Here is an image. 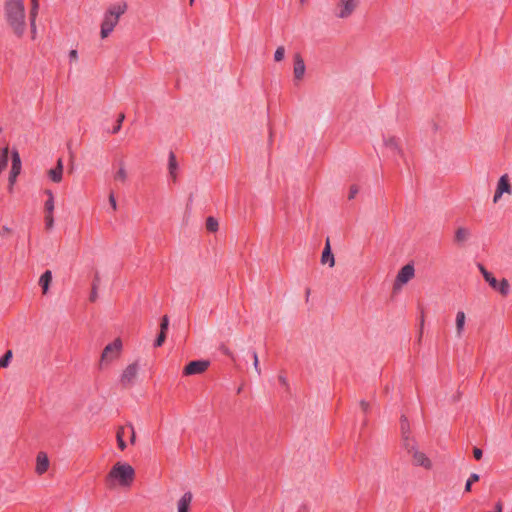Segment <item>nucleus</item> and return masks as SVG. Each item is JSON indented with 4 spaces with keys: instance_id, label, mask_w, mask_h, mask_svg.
<instances>
[{
    "instance_id": "1",
    "label": "nucleus",
    "mask_w": 512,
    "mask_h": 512,
    "mask_svg": "<svg viewBox=\"0 0 512 512\" xmlns=\"http://www.w3.org/2000/svg\"><path fill=\"white\" fill-rule=\"evenodd\" d=\"M135 479L134 468L126 462H116L106 476V482L110 488H129Z\"/></svg>"
},
{
    "instance_id": "2",
    "label": "nucleus",
    "mask_w": 512,
    "mask_h": 512,
    "mask_svg": "<svg viewBox=\"0 0 512 512\" xmlns=\"http://www.w3.org/2000/svg\"><path fill=\"white\" fill-rule=\"evenodd\" d=\"M6 20L17 36H22L26 29L25 6L23 0H8L5 4Z\"/></svg>"
},
{
    "instance_id": "3",
    "label": "nucleus",
    "mask_w": 512,
    "mask_h": 512,
    "mask_svg": "<svg viewBox=\"0 0 512 512\" xmlns=\"http://www.w3.org/2000/svg\"><path fill=\"white\" fill-rule=\"evenodd\" d=\"M128 4L126 2H117L111 4L103 14L100 26V36L102 39L107 38L118 25L122 15L126 13Z\"/></svg>"
},
{
    "instance_id": "4",
    "label": "nucleus",
    "mask_w": 512,
    "mask_h": 512,
    "mask_svg": "<svg viewBox=\"0 0 512 512\" xmlns=\"http://www.w3.org/2000/svg\"><path fill=\"white\" fill-rule=\"evenodd\" d=\"M122 351V341L117 338L109 343L103 350L99 361L100 369L108 367L114 360L118 359Z\"/></svg>"
},
{
    "instance_id": "5",
    "label": "nucleus",
    "mask_w": 512,
    "mask_h": 512,
    "mask_svg": "<svg viewBox=\"0 0 512 512\" xmlns=\"http://www.w3.org/2000/svg\"><path fill=\"white\" fill-rule=\"evenodd\" d=\"M359 0H339L336 7V16L340 19L350 17L356 10Z\"/></svg>"
},
{
    "instance_id": "6",
    "label": "nucleus",
    "mask_w": 512,
    "mask_h": 512,
    "mask_svg": "<svg viewBox=\"0 0 512 512\" xmlns=\"http://www.w3.org/2000/svg\"><path fill=\"white\" fill-rule=\"evenodd\" d=\"M415 275V269L413 265L407 264L403 266L397 274L394 289H400L403 285L408 283Z\"/></svg>"
},
{
    "instance_id": "7",
    "label": "nucleus",
    "mask_w": 512,
    "mask_h": 512,
    "mask_svg": "<svg viewBox=\"0 0 512 512\" xmlns=\"http://www.w3.org/2000/svg\"><path fill=\"white\" fill-rule=\"evenodd\" d=\"M408 452L412 456L414 465L421 466L427 470L432 468V462L425 453L419 451L414 446L409 447Z\"/></svg>"
},
{
    "instance_id": "8",
    "label": "nucleus",
    "mask_w": 512,
    "mask_h": 512,
    "mask_svg": "<svg viewBox=\"0 0 512 512\" xmlns=\"http://www.w3.org/2000/svg\"><path fill=\"white\" fill-rule=\"evenodd\" d=\"M45 194L48 196L47 201L45 202V224L47 229H52L54 226V196L51 190H46Z\"/></svg>"
},
{
    "instance_id": "9",
    "label": "nucleus",
    "mask_w": 512,
    "mask_h": 512,
    "mask_svg": "<svg viewBox=\"0 0 512 512\" xmlns=\"http://www.w3.org/2000/svg\"><path fill=\"white\" fill-rule=\"evenodd\" d=\"M209 365L210 362L207 360L191 361L185 366L183 373L186 376L201 374L207 370Z\"/></svg>"
},
{
    "instance_id": "10",
    "label": "nucleus",
    "mask_w": 512,
    "mask_h": 512,
    "mask_svg": "<svg viewBox=\"0 0 512 512\" xmlns=\"http://www.w3.org/2000/svg\"><path fill=\"white\" fill-rule=\"evenodd\" d=\"M138 370H139V367H138L137 363L128 365L124 369V371L121 375V378H120L122 385L125 387L131 386L134 383V381L138 375Z\"/></svg>"
},
{
    "instance_id": "11",
    "label": "nucleus",
    "mask_w": 512,
    "mask_h": 512,
    "mask_svg": "<svg viewBox=\"0 0 512 512\" xmlns=\"http://www.w3.org/2000/svg\"><path fill=\"white\" fill-rule=\"evenodd\" d=\"M504 193H507V194L512 193L511 185L509 182V177L506 174L502 175L497 183V188L495 191V195L493 197V202L497 203Z\"/></svg>"
},
{
    "instance_id": "12",
    "label": "nucleus",
    "mask_w": 512,
    "mask_h": 512,
    "mask_svg": "<svg viewBox=\"0 0 512 512\" xmlns=\"http://www.w3.org/2000/svg\"><path fill=\"white\" fill-rule=\"evenodd\" d=\"M293 76L296 81H302L305 75L306 66L304 59L299 53H296L293 57Z\"/></svg>"
},
{
    "instance_id": "13",
    "label": "nucleus",
    "mask_w": 512,
    "mask_h": 512,
    "mask_svg": "<svg viewBox=\"0 0 512 512\" xmlns=\"http://www.w3.org/2000/svg\"><path fill=\"white\" fill-rule=\"evenodd\" d=\"M20 171H21V159H20L19 153L16 150H14L12 152V168H11L10 177H9V183H10L9 189L10 190H12V186L15 183L16 178L19 175Z\"/></svg>"
},
{
    "instance_id": "14",
    "label": "nucleus",
    "mask_w": 512,
    "mask_h": 512,
    "mask_svg": "<svg viewBox=\"0 0 512 512\" xmlns=\"http://www.w3.org/2000/svg\"><path fill=\"white\" fill-rule=\"evenodd\" d=\"M49 465L50 462L47 454L45 452H39L36 457L35 472L38 475H43L45 472H47Z\"/></svg>"
},
{
    "instance_id": "15",
    "label": "nucleus",
    "mask_w": 512,
    "mask_h": 512,
    "mask_svg": "<svg viewBox=\"0 0 512 512\" xmlns=\"http://www.w3.org/2000/svg\"><path fill=\"white\" fill-rule=\"evenodd\" d=\"M466 314L464 311H458L455 317V336L458 339L463 337L465 331Z\"/></svg>"
},
{
    "instance_id": "16",
    "label": "nucleus",
    "mask_w": 512,
    "mask_h": 512,
    "mask_svg": "<svg viewBox=\"0 0 512 512\" xmlns=\"http://www.w3.org/2000/svg\"><path fill=\"white\" fill-rule=\"evenodd\" d=\"M321 263L323 265L328 264L329 267H334V265H335V258H334V255L331 252V246H330L329 238H327L326 242H325V247H324L322 255H321Z\"/></svg>"
},
{
    "instance_id": "17",
    "label": "nucleus",
    "mask_w": 512,
    "mask_h": 512,
    "mask_svg": "<svg viewBox=\"0 0 512 512\" xmlns=\"http://www.w3.org/2000/svg\"><path fill=\"white\" fill-rule=\"evenodd\" d=\"M470 230L466 227H458L454 234V242L458 245L464 244L470 238Z\"/></svg>"
},
{
    "instance_id": "18",
    "label": "nucleus",
    "mask_w": 512,
    "mask_h": 512,
    "mask_svg": "<svg viewBox=\"0 0 512 512\" xmlns=\"http://www.w3.org/2000/svg\"><path fill=\"white\" fill-rule=\"evenodd\" d=\"M62 174H63V161H62V159H59L57 161L56 168L49 170L48 175L53 182L59 183L62 180Z\"/></svg>"
},
{
    "instance_id": "19",
    "label": "nucleus",
    "mask_w": 512,
    "mask_h": 512,
    "mask_svg": "<svg viewBox=\"0 0 512 512\" xmlns=\"http://www.w3.org/2000/svg\"><path fill=\"white\" fill-rule=\"evenodd\" d=\"M192 498V493L186 492L177 503L178 512H189V506L192 502Z\"/></svg>"
},
{
    "instance_id": "20",
    "label": "nucleus",
    "mask_w": 512,
    "mask_h": 512,
    "mask_svg": "<svg viewBox=\"0 0 512 512\" xmlns=\"http://www.w3.org/2000/svg\"><path fill=\"white\" fill-rule=\"evenodd\" d=\"M384 145L386 148H388L390 151L402 154V150L399 145V141L397 138L393 136H387L384 138Z\"/></svg>"
},
{
    "instance_id": "21",
    "label": "nucleus",
    "mask_w": 512,
    "mask_h": 512,
    "mask_svg": "<svg viewBox=\"0 0 512 512\" xmlns=\"http://www.w3.org/2000/svg\"><path fill=\"white\" fill-rule=\"evenodd\" d=\"M32 2V7H31V11H30V25H31V31H32V34H33V37L35 36V33H36V17H37V14H38V10H39V0H31Z\"/></svg>"
},
{
    "instance_id": "22",
    "label": "nucleus",
    "mask_w": 512,
    "mask_h": 512,
    "mask_svg": "<svg viewBox=\"0 0 512 512\" xmlns=\"http://www.w3.org/2000/svg\"><path fill=\"white\" fill-rule=\"evenodd\" d=\"M51 281H52V273L50 270H47L41 275V277L39 279V285L42 288L43 294H47V292L49 290V286L51 284Z\"/></svg>"
},
{
    "instance_id": "23",
    "label": "nucleus",
    "mask_w": 512,
    "mask_h": 512,
    "mask_svg": "<svg viewBox=\"0 0 512 512\" xmlns=\"http://www.w3.org/2000/svg\"><path fill=\"white\" fill-rule=\"evenodd\" d=\"M479 270L481 274L483 275L484 279L489 283V285L492 288H497V279L489 272L487 271L484 266L479 265Z\"/></svg>"
},
{
    "instance_id": "24",
    "label": "nucleus",
    "mask_w": 512,
    "mask_h": 512,
    "mask_svg": "<svg viewBox=\"0 0 512 512\" xmlns=\"http://www.w3.org/2000/svg\"><path fill=\"white\" fill-rule=\"evenodd\" d=\"M127 177H128V175H127L125 165H124V163H120L118 170L114 174V179L120 183H125L127 180Z\"/></svg>"
},
{
    "instance_id": "25",
    "label": "nucleus",
    "mask_w": 512,
    "mask_h": 512,
    "mask_svg": "<svg viewBox=\"0 0 512 512\" xmlns=\"http://www.w3.org/2000/svg\"><path fill=\"white\" fill-rule=\"evenodd\" d=\"M126 427H119L116 433L117 443L120 450H125L126 443L124 441V435H125Z\"/></svg>"
},
{
    "instance_id": "26",
    "label": "nucleus",
    "mask_w": 512,
    "mask_h": 512,
    "mask_svg": "<svg viewBox=\"0 0 512 512\" xmlns=\"http://www.w3.org/2000/svg\"><path fill=\"white\" fill-rule=\"evenodd\" d=\"M8 147L4 148L0 156V173L7 168L8 165Z\"/></svg>"
},
{
    "instance_id": "27",
    "label": "nucleus",
    "mask_w": 512,
    "mask_h": 512,
    "mask_svg": "<svg viewBox=\"0 0 512 512\" xmlns=\"http://www.w3.org/2000/svg\"><path fill=\"white\" fill-rule=\"evenodd\" d=\"M509 288H510V285H509V282L506 280V279H502L500 282L497 281V290L502 294V295H507L509 293Z\"/></svg>"
},
{
    "instance_id": "28",
    "label": "nucleus",
    "mask_w": 512,
    "mask_h": 512,
    "mask_svg": "<svg viewBox=\"0 0 512 512\" xmlns=\"http://www.w3.org/2000/svg\"><path fill=\"white\" fill-rule=\"evenodd\" d=\"M12 356L13 354L11 350L6 351V353L0 358V369L8 367Z\"/></svg>"
},
{
    "instance_id": "29",
    "label": "nucleus",
    "mask_w": 512,
    "mask_h": 512,
    "mask_svg": "<svg viewBox=\"0 0 512 512\" xmlns=\"http://www.w3.org/2000/svg\"><path fill=\"white\" fill-rule=\"evenodd\" d=\"M206 229L210 232H216L218 230V221L213 217H208L206 220Z\"/></svg>"
},
{
    "instance_id": "30",
    "label": "nucleus",
    "mask_w": 512,
    "mask_h": 512,
    "mask_svg": "<svg viewBox=\"0 0 512 512\" xmlns=\"http://www.w3.org/2000/svg\"><path fill=\"white\" fill-rule=\"evenodd\" d=\"M177 169V163H176V158H175V155L173 153L170 154L169 156V171H170V174L175 178L176 175H175V170Z\"/></svg>"
},
{
    "instance_id": "31",
    "label": "nucleus",
    "mask_w": 512,
    "mask_h": 512,
    "mask_svg": "<svg viewBox=\"0 0 512 512\" xmlns=\"http://www.w3.org/2000/svg\"><path fill=\"white\" fill-rule=\"evenodd\" d=\"M478 480H479V475L478 474H476V473L471 474L470 477L468 478L467 482H466L465 491L466 492H470L472 484L474 482H477Z\"/></svg>"
},
{
    "instance_id": "32",
    "label": "nucleus",
    "mask_w": 512,
    "mask_h": 512,
    "mask_svg": "<svg viewBox=\"0 0 512 512\" xmlns=\"http://www.w3.org/2000/svg\"><path fill=\"white\" fill-rule=\"evenodd\" d=\"M285 56V48L283 46H279L274 53V60L276 62H280L284 59Z\"/></svg>"
},
{
    "instance_id": "33",
    "label": "nucleus",
    "mask_w": 512,
    "mask_h": 512,
    "mask_svg": "<svg viewBox=\"0 0 512 512\" xmlns=\"http://www.w3.org/2000/svg\"><path fill=\"white\" fill-rule=\"evenodd\" d=\"M252 358H253V366L255 369L256 374L259 376L261 375V368L259 365V359L256 351H252Z\"/></svg>"
},
{
    "instance_id": "34",
    "label": "nucleus",
    "mask_w": 512,
    "mask_h": 512,
    "mask_svg": "<svg viewBox=\"0 0 512 512\" xmlns=\"http://www.w3.org/2000/svg\"><path fill=\"white\" fill-rule=\"evenodd\" d=\"M168 325H169V319L168 317L165 315L162 317V320H161V324H160V332H167V329H168Z\"/></svg>"
},
{
    "instance_id": "35",
    "label": "nucleus",
    "mask_w": 512,
    "mask_h": 512,
    "mask_svg": "<svg viewBox=\"0 0 512 512\" xmlns=\"http://www.w3.org/2000/svg\"><path fill=\"white\" fill-rule=\"evenodd\" d=\"M165 339H166V333L160 332V334L158 335V337L155 341V346L160 347L164 343Z\"/></svg>"
},
{
    "instance_id": "36",
    "label": "nucleus",
    "mask_w": 512,
    "mask_h": 512,
    "mask_svg": "<svg viewBox=\"0 0 512 512\" xmlns=\"http://www.w3.org/2000/svg\"><path fill=\"white\" fill-rule=\"evenodd\" d=\"M124 118V114L119 115L118 122H116V127L114 128L113 133H117L120 130Z\"/></svg>"
},
{
    "instance_id": "37",
    "label": "nucleus",
    "mask_w": 512,
    "mask_h": 512,
    "mask_svg": "<svg viewBox=\"0 0 512 512\" xmlns=\"http://www.w3.org/2000/svg\"><path fill=\"white\" fill-rule=\"evenodd\" d=\"M127 428L130 431V442H131V444H134L135 440H136V433H135L134 427L132 425H129V426H127Z\"/></svg>"
},
{
    "instance_id": "38",
    "label": "nucleus",
    "mask_w": 512,
    "mask_h": 512,
    "mask_svg": "<svg viewBox=\"0 0 512 512\" xmlns=\"http://www.w3.org/2000/svg\"><path fill=\"white\" fill-rule=\"evenodd\" d=\"M109 203H110V205H111L112 209H113L114 211H116V210H117V203H116V199H115V197H114V194H113V193H111V194L109 195Z\"/></svg>"
},
{
    "instance_id": "39",
    "label": "nucleus",
    "mask_w": 512,
    "mask_h": 512,
    "mask_svg": "<svg viewBox=\"0 0 512 512\" xmlns=\"http://www.w3.org/2000/svg\"><path fill=\"white\" fill-rule=\"evenodd\" d=\"M97 297H98L97 287H96V285H93L91 295H90V301H92V302L96 301Z\"/></svg>"
},
{
    "instance_id": "40",
    "label": "nucleus",
    "mask_w": 512,
    "mask_h": 512,
    "mask_svg": "<svg viewBox=\"0 0 512 512\" xmlns=\"http://www.w3.org/2000/svg\"><path fill=\"white\" fill-rule=\"evenodd\" d=\"M473 455H474L476 460H480L482 458L483 452L479 448H474Z\"/></svg>"
},
{
    "instance_id": "41",
    "label": "nucleus",
    "mask_w": 512,
    "mask_h": 512,
    "mask_svg": "<svg viewBox=\"0 0 512 512\" xmlns=\"http://www.w3.org/2000/svg\"><path fill=\"white\" fill-rule=\"evenodd\" d=\"M357 193H358V188L356 186H352L350 188V192H349V199H353Z\"/></svg>"
},
{
    "instance_id": "42",
    "label": "nucleus",
    "mask_w": 512,
    "mask_h": 512,
    "mask_svg": "<svg viewBox=\"0 0 512 512\" xmlns=\"http://www.w3.org/2000/svg\"><path fill=\"white\" fill-rule=\"evenodd\" d=\"M69 58H70L71 61H77V59H78L77 51L76 50H71L69 52Z\"/></svg>"
},
{
    "instance_id": "43",
    "label": "nucleus",
    "mask_w": 512,
    "mask_h": 512,
    "mask_svg": "<svg viewBox=\"0 0 512 512\" xmlns=\"http://www.w3.org/2000/svg\"><path fill=\"white\" fill-rule=\"evenodd\" d=\"M278 380L279 382L283 385V386H288V381H287V378L283 375H279L278 376Z\"/></svg>"
},
{
    "instance_id": "44",
    "label": "nucleus",
    "mask_w": 512,
    "mask_h": 512,
    "mask_svg": "<svg viewBox=\"0 0 512 512\" xmlns=\"http://www.w3.org/2000/svg\"><path fill=\"white\" fill-rule=\"evenodd\" d=\"M360 407L364 412H366L368 410L369 404L366 401H361Z\"/></svg>"
},
{
    "instance_id": "45",
    "label": "nucleus",
    "mask_w": 512,
    "mask_h": 512,
    "mask_svg": "<svg viewBox=\"0 0 512 512\" xmlns=\"http://www.w3.org/2000/svg\"><path fill=\"white\" fill-rule=\"evenodd\" d=\"M408 426V423H407V419L406 418H403L402 419V429H406V427Z\"/></svg>"
},
{
    "instance_id": "46",
    "label": "nucleus",
    "mask_w": 512,
    "mask_h": 512,
    "mask_svg": "<svg viewBox=\"0 0 512 512\" xmlns=\"http://www.w3.org/2000/svg\"><path fill=\"white\" fill-rule=\"evenodd\" d=\"M193 2H194V0H190V4H191V5L193 4Z\"/></svg>"
},
{
    "instance_id": "47",
    "label": "nucleus",
    "mask_w": 512,
    "mask_h": 512,
    "mask_svg": "<svg viewBox=\"0 0 512 512\" xmlns=\"http://www.w3.org/2000/svg\"><path fill=\"white\" fill-rule=\"evenodd\" d=\"M302 2H304L305 0H301Z\"/></svg>"
}]
</instances>
